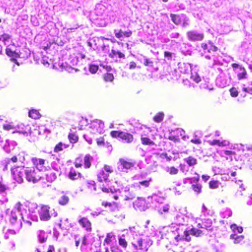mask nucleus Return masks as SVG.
I'll return each instance as SVG.
<instances>
[{
    "instance_id": "9",
    "label": "nucleus",
    "mask_w": 252,
    "mask_h": 252,
    "mask_svg": "<svg viewBox=\"0 0 252 252\" xmlns=\"http://www.w3.org/2000/svg\"><path fill=\"white\" fill-rule=\"evenodd\" d=\"M187 36L189 40L193 42L201 41L204 38V34L203 33L198 32L194 30L187 32Z\"/></svg>"
},
{
    "instance_id": "48",
    "label": "nucleus",
    "mask_w": 252,
    "mask_h": 252,
    "mask_svg": "<svg viewBox=\"0 0 252 252\" xmlns=\"http://www.w3.org/2000/svg\"><path fill=\"white\" fill-rule=\"evenodd\" d=\"M230 95L233 97H236L238 95V92L235 88H231L229 90Z\"/></svg>"
},
{
    "instance_id": "32",
    "label": "nucleus",
    "mask_w": 252,
    "mask_h": 252,
    "mask_svg": "<svg viewBox=\"0 0 252 252\" xmlns=\"http://www.w3.org/2000/svg\"><path fill=\"white\" fill-rule=\"evenodd\" d=\"M123 237H124V235H123L122 236L119 237L118 238V243L119 245L122 248L126 249L127 247V242L126 240Z\"/></svg>"
},
{
    "instance_id": "54",
    "label": "nucleus",
    "mask_w": 252,
    "mask_h": 252,
    "mask_svg": "<svg viewBox=\"0 0 252 252\" xmlns=\"http://www.w3.org/2000/svg\"><path fill=\"white\" fill-rule=\"evenodd\" d=\"M37 237L38 241L41 244L46 242L48 239L47 236L45 237L44 236H42L40 234H39Z\"/></svg>"
},
{
    "instance_id": "17",
    "label": "nucleus",
    "mask_w": 252,
    "mask_h": 252,
    "mask_svg": "<svg viewBox=\"0 0 252 252\" xmlns=\"http://www.w3.org/2000/svg\"><path fill=\"white\" fill-rule=\"evenodd\" d=\"M114 32L115 33V36L117 38H120L123 36L128 38L130 37L132 34L131 31L123 32L122 30H120L119 31L115 30Z\"/></svg>"
},
{
    "instance_id": "42",
    "label": "nucleus",
    "mask_w": 252,
    "mask_h": 252,
    "mask_svg": "<svg viewBox=\"0 0 252 252\" xmlns=\"http://www.w3.org/2000/svg\"><path fill=\"white\" fill-rule=\"evenodd\" d=\"M152 181V179L150 178L148 180H145L139 182L137 185V187L140 188V185L143 186L145 188H148L150 186V182Z\"/></svg>"
},
{
    "instance_id": "6",
    "label": "nucleus",
    "mask_w": 252,
    "mask_h": 252,
    "mask_svg": "<svg viewBox=\"0 0 252 252\" xmlns=\"http://www.w3.org/2000/svg\"><path fill=\"white\" fill-rule=\"evenodd\" d=\"M31 161L33 165L39 171H46L48 170L49 166H46L48 161L45 159L33 157L31 158Z\"/></svg>"
},
{
    "instance_id": "10",
    "label": "nucleus",
    "mask_w": 252,
    "mask_h": 252,
    "mask_svg": "<svg viewBox=\"0 0 252 252\" xmlns=\"http://www.w3.org/2000/svg\"><path fill=\"white\" fill-rule=\"evenodd\" d=\"M133 205L135 209L140 211H145L147 208L146 200L140 197L134 201Z\"/></svg>"
},
{
    "instance_id": "36",
    "label": "nucleus",
    "mask_w": 252,
    "mask_h": 252,
    "mask_svg": "<svg viewBox=\"0 0 252 252\" xmlns=\"http://www.w3.org/2000/svg\"><path fill=\"white\" fill-rule=\"evenodd\" d=\"M170 16L172 21L176 25H179L181 23V19L179 16L175 14H170Z\"/></svg>"
},
{
    "instance_id": "58",
    "label": "nucleus",
    "mask_w": 252,
    "mask_h": 252,
    "mask_svg": "<svg viewBox=\"0 0 252 252\" xmlns=\"http://www.w3.org/2000/svg\"><path fill=\"white\" fill-rule=\"evenodd\" d=\"M137 66V64L134 61H131L129 63V67L128 68L130 70H133L136 68Z\"/></svg>"
},
{
    "instance_id": "14",
    "label": "nucleus",
    "mask_w": 252,
    "mask_h": 252,
    "mask_svg": "<svg viewBox=\"0 0 252 252\" xmlns=\"http://www.w3.org/2000/svg\"><path fill=\"white\" fill-rule=\"evenodd\" d=\"M68 178L73 181H80L84 179L83 176L80 172H77L71 168L68 173Z\"/></svg>"
},
{
    "instance_id": "13",
    "label": "nucleus",
    "mask_w": 252,
    "mask_h": 252,
    "mask_svg": "<svg viewBox=\"0 0 252 252\" xmlns=\"http://www.w3.org/2000/svg\"><path fill=\"white\" fill-rule=\"evenodd\" d=\"M79 224L87 231H91L92 230V223L87 218L82 217L78 220Z\"/></svg>"
},
{
    "instance_id": "39",
    "label": "nucleus",
    "mask_w": 252,
    "mask_h": 252,
    "mask_svg": "<svg viewBox=\"0 0 252 252\" xmlns=\"http://www.w3.org/2000/svg\"><path fill=\"white\" fill-rule=\"evenodd\" d=\"M166 171L171 175H176L178 173V169L174 166L167 167Z\"/></svg>"
},
{
    "instance_id": "49",
    "label": "nucleus",
    "mask_w": 252,
    "mask_h": 252,
    "mask_svg": "<svg viewBox=\"0 0 252 252\" xmlns=\"http://www.w3.org/2000/svg\"><path fill=\"white\" fill-rule=\"evenodd\" d=\"M12 214H13V212H11V216H10V218H9V220H10V223L12 224L15 225L18 220V217L15 215H12Z\"/></svg>"
},
{
    "instance_id": "25",
    "label": "nucleus",
    "mask_w": 252,
    "mask_h": 252,
    "mask_svg": "<svg viewBox=\"0 0 252 252\" xmlns=\"http://www.w3.org/2000/svg\"><path fill=\"white\" fill-rule=\"evenodd\" d=\"M45 176L46 180L50 183L54 181L57 178L56 173L51 170L48 171Z\"/></svg>"
},
{
    "instance_id": "40",
    "label": "nucleus",
    "mask_w": 252,
    "mask_h": 252,
    "mask_svg": "<svg viewBox=\"0 0 252 252\" xmlns=\"http://www.w3.org/2000/svg\"><path fill=\"white\" fill-rule=\"evenodd\" d=\"M219 182L217 180H211L209 182V187L211 189H216L219 187Z\"/></svg>"
},
{
    "instance_id": "27",
    "label": "nucleus",
    "mask_w": 252,
    "mask_h": 252,
    "mask_svg": "<svg viewBox=\"0 0 252 252\" xmlns=\"http://www.w3.org/2000/svg\"><path fill=\"white\" fill-rule=\"evenodd\" d=\"M185 161L189 166H192L197 164V159L192 156H189L184 159Z\"/></svg>"
},
{
    "instance_id": "3",
    "label": "nucleus",
    "mask_w": 252,
    "mask_h": 252,
    "mask_svg": "<svg viewBox=\"0 0 252 252\" xmlns=\"http://www.w3.org/2000/svg\"><path fill=\"white\" fill-rule=\"evenodd\" d=\"M131 244L135 252H146L150 246V244L141 238L134 240Z\"/></svg>"
},
{
    "instance_id": "29",
    "label": "nucleus",
    "mask_w": 252,
    "mask_h": 252,
    "mask_svg": "<svg viewBox=\"0 0 252 252\" xmlns=\"http://www.w3.org/2000/svg\"><path fill=\"white\" fill-rule=\"evenodd\" d=\"M68 139L71 143H76L78 141L79 137L74 133H69L68 135Z\"/></svg>"
},
{
    "instance_id": "47",
    "label": "nucleus",
    "mask_w": 252,
    "mask_h": 252,
    "mask_svg": "<svg viewBox=\"0 0 252 252\" xmlns=\"http://www.w3.org/2000/svg\"><path fill=\"white\" fill-rule=\"evenodd\" d=\"M98 69V66L96 65L91 64L89 66V71L93 74L95 73Z\"/></svg>"
},
{
    "instance_id": "7",
    "label": "nucleus",
    "mask_w": 252,
    "mask_h": 252,
    "mask_svg": "<svg viewBox=\"0 0 252 252\" xmlns=\"http://www.w3.org/2000/svg\"><path fill=\"white\" fill-rule=\"evenodd\" d=\"M50 207L47 205L41 204L38 211L39 217L41 221H48L51 218L50 214Z\"/></svg>"
},
{
    "instance_id": "53",
    "label": "nucleus",
    "mask_w": 252,
    "mask_h": 252,
    "mask_svg": "<svg viewBox=\"0 0 252 252\" xmlns=\"http://www.w3.org/2000/svg\"><path fill=\"white\" fill-rule=\"evenodd\" d=\"M168 139L169 140L172 141L175 143H178V142H180V138L178 137H177L175 135H170L168 137Z\"/></svg>"
},
{
    "instance_id": "8",
    "label": "nucleus",
    "mask_w": 252,
    "mask_h": 252,
    "mask_svg": "<svg viewBox=\"0 0 252 252\" xmlns=\"http://www.w3.org/2000/svg\"><path fill=\"white\" fill-rule=\"evenodd\" d=\"M104 124L101 120H95L92 121L90 128L93 133H102L104 132Z\"/></svg>"
},
{
    "instance_id": "62",
    "label": "nucleus",
    "mask_w": 252,
    "mask_h": 252,
    "mask_svg": "<svg viewBox=\"0 0 252 252\" xmlns=\"http://www.w3.org/2000/svg\"><path fill=\"white\" fill-rule=\"evenodd\" d=\"M55 248L54 245H50L49 246L47 252H54Z\"/></svg>"
},
{
    "instance_id": "28",
    "label": "nucleus",
    "mask_w": 252,
    "mask_h": 252,
    "mask_svg": "<svg viewBox=\"0 0 252 252\" xmlns=\"http://www.w3.org/2000/svg\"><path fill=\"white\" fill-rule=\"evenodd\" d=\"M69 201V197L66 195H62L59 200L58 203L62 206L67 205Z\"/></svg>"
},
{
    "instance_id": "1",
    "label": "nucleus",
    "mask_w": 252,
    "mask_h": 252,
    "mask_svg": "<svg viewBox=\"0 0 252 252\" xmlns=\"http://www.w3.org/2000/svg\"><path fill=\"white\" fill-rule=\"evenodd\" d=\"M93 158L90 155H86L84 157L80 155L75 159L74 165L76 168H81L82 166L84 169H89L91 167Z\"/></svg>"
},
{
    "instance_id": "23",
    "label": "nucleus",
    "mask_w": 252,
    "mask_h": 252,
    "mask_svg": "<svg viewBox=\"0 0 252 252\" xmlns=\"http://www.w3.org/2000/svg\"><path fill=\"white\" fill-rule=\"evenodd\" d=\"M119 58H125V55L120 51H116L115 49H112L111 53L109 54V57L111 58H114L116 56Z\"/></svg>"
},
{
    "instance_id": "41",
    "label": "nucleus",
    "mask_w": 252,
    "mask_h": 252,
    "mask_svg": "<svg viewBox=\"0 0 252 252\" xmlns=\"http://www.w3.org/2000/svg\"><path fill=\"white\" fill-rule=\"evenodd\" d=\"M191 188L193 191L197 194L201 191L202 186L199 184H193L191 185Z\"/></svg>"
},
{
    "instance_id": "52",
    "label": "nucleus",
    "mask_w": 252,
    "mask_h": 252,
    "mask_svg": "<svg viewBox=\"0 0 252 252\" xmlns=\"http://www.w3.org/2000/svg\"><path fill=\"white\" fill-rule=\"evenodd\" d=\"M198 228H204L206 230H210V225H205V222H202V223H198L197 225Z\"/></svg>"
},
{
    "instance_id": "57",
    "label": "nucleus",
    "mask_w": 252,
    "mask_h": 252,
    "mask_svg": "<svg viewBox=\"0 0 252 252\" xmlns=\"http://www.w3.org/2000/svg\"><path fill=\"white\" fill-rule=\"evenodd\" d=\"M96 143L98 146L104 145V140L103 137H100L96 139Z\"/></svg>"
},
{
    "instance_id": "46",
    "label": "nucleus",
    "mask_w": 252,
    "mask_h": 252,
    "mask_svg": "<svg viewBox=\"0 0 252 252\" xmlns=\"http://www.w3.org/2000/svg\"><path fill=\"white\" fill-rule=\"evenodd\" d=\"M224 153L225 155L229 156V157L226 158V159H230V160H232V157L236 155L235 152L229 150H225Z\"/></svg>"
},
{
    "instance_id": "61",
    "label": "nucleus",
    "mask_w": 252,
    "mask_h": 252,
    "mask_svg": "<svg viewBox=\"0 0 252 252\" xmlns=\"http://www.w3.org/2000/svg\"><path fill=\"white\" fill-rule=\"evenodd\" d=\"M109 197L111 199H113L115 200H118L119 199V196L114 194L113 191H112L111 194L109 195Z\"/></svg>"
},
{
    "instance_id": "50",
    "label": "nucleus",
    "mask_w": 252,
    "mask_h": 252,
    "mask_svg": "<svg viewBox=\"0 0 252 252\" xmlns=\"http://www.w3.org/2000/svg\"><path fill=\"white\" fill-rule=\"evenodd\" d=\"M2 128L3 129L5 130H10L11 129H13L15 128V126L12 124V123H9L7 124H4L2 126Z\"/></svg>"
},
{
    "instance_id": "15",
    "label": "nucleus",
    "mask_w": 252,
    "mask_h": 252,
    "mask_svg": "<svg viewBox=\"0 0 252 252\" xmlns=\"http://www.w3.org/2000/svg\"><path fill=\"white\" fill-rule=\"evenodd\" d=\"M75 243L76 248H80L82 250L83 247L87 245V239L86 236H84L82 238L77 239V236H75Z\"/></svg>"
},
{
    "instance_id": "33",
    "label": "nucleus",
    "mask_w": 252,
    "mask_h": 252,
    "mask_svg": "<svg viewBox=\"0 0 252 252\" xmlns=\"http://www.w3.org/2000/svg\"><path fill=\"white\" fill-rule=\"evenodd\" d=\"M164 114L162 112H159L153 118L154 121L156 123H160L163 120Z\"/></svg>"
},
{
    "instance_id": "12",
    "label": "nucleus",
    "mask_w": 252,
    "mask_h": 252,
    "mask_svg": "<svg viewBox=\"0 0 252 252\" xmlns=\"http://www.w3.org/2000/svg\"><path fill=\"white\" fill-rule=\"evenodd\" d=\"M5 53L7 56L10 57V61L12 62H13L17 65H19L20 63L17 60V58H19L20 57V54L16 52L15 51H12L9 48H6L5 49Z\"/></svg>"
},
{
    "instance_id": "34",
    "label": "nucleus",
    "mask_w": 252,
    "mask_h": 252,
    "mask_svg": "<svg viewBox=\"0 0 252 252\" xmlns=\"http://www.w3.org/2000/svg\"><path fill=\"white\" fill-rule=\"evenodd\" d=\"M103 79L105 82H111L113 81L114 77L112 73H106L103 75Z\"/></svg>"
},
{
    "instance_id": "5",
    "label": "nucleus",
    "mask_w": 252,
    "mask_h": 252,
    "mask_svg": "<svg viewBox=\"0 0 252 252\" xmlns=\"http://www.w3.org/2000/svg\"><path fill=\"white\" fill-rule=\"evenodd\" d=\"M26 178L28 182L35 184L40 180L41 177L35 168L28 167L26 169Z\"/></svg>"
},
{
    "instance_id": "30",
    "label": "nucleus",
    "mask_w": 252,
    "mask_h": 252,
    "mask_svg": "<svg viewBox=\"0 0 252 252\" xmlns=\"http://www.w3.org/2000/svg\"><path fill=\"white\" fill-rule=\"evenodd\" d=\"M67 146L65 145H63L62 142H59L57 144L54 148V152L56 153H58L60 152H62L63 150V148H66Z\"/></svg>"
},
{
    "instance_id": "2",
    "label": "nucleus",
    "mask_w": 252,
    "mask_h": 252,
    "mask_svg": "<svg viewBox=\"0 0 252 252\" xmlns=\"http://www.w3.org/2000/svg\"><path fill=\"white\" fill-rule=\"evenodd\" d=\"M110 134L112 138H119L126 144H131L134 140V137L132 134L123 131L112 130Z\"/></svg>"
},
{
    "instance_id": "26",
    "label": "nucleus",
    "mask_w": 252,
    "mask_h": 252,
    "mask_svg": "<svg viewBox=\"0 0 252 252\" xmlns=\"http://www.w3.org/2000/svg\"><path fill=\"white\" fill-rule=\"evenodd\" d=\"M109 174L105 173L103 170H101L97 174V178L99 182L106 181L108 179Z\"/></svg>"
},
{
    "instance_id": "56",
    "label": "nucleus",
    "mask_w": 252,
    "mask_h": 252,
    "mask_svg": "<svg viewBox=\"0 0 252 252\" xmlns=\"http://www.w3.org/2000/svg\"><path fill=\"white\" fill-rule=\"evenodd\" d=\"M164 57L168 60H171L172 58V53L168 51H165L164 52Z\"/></svg>"
},
{
    "instance_id": "24",
    "label": "nucleus",
    "mask_w": 252,
    "mask_h": 252,
    "mask_svg": "<svg viewBox=\"0 0 252 252\" xmlns=\"http://www.w3.org/2000/svg\"><path fill=\"white\" fill-rule=\"evenodd\" d=\"M29 116L33 119H39L41 118V115L39 111L35 109H32L29 112Z\"/></svg>"
},
{
    "instance_id": "22",
    "label": "nucleus",
    "mask_w": 252,
    "mask_h": 252,
    "mask_svg": "<svg viewBox=\"0 0 252 252\" xmlns=\"http://www.w3.org/2000/svg\"><path fill=\"white\" fill-rule=\"evenodd\" d=\"M189 231V235L190 234L196 237H201L204 235V233L202 230L195 227L191 228Z\"/></svg>"
},
{
    "instance_id": "20",
    "label": "nucleus",
    "mask_w": 252,
    "mask_h": 252,
    "mask_svg": "<svg viewBox=\"0 0 252 252\" xmlns=\"http://www.w3.org/2000/svg\"><path fill=\"white\" fill-rule=\"evenodd\" d=\"M209 144L212 146L217 145L219 147H224L229 145V142L225 140L220 141L219 139H214L209 141Z\"/></svg>"
},
{
    "instance_id": "44",
    "label": "nucleus",
    "mask_w": 252,
    "mask_h": 252,
    "mask_svg": "<svg viewBox=\"0 0 252 252\" xmlns=\"http://www.w3.org/2000/svg\"><path fill=\"white\" fill-rule=\"evenodd\" d=\"M18 160V158L16 156H13L10 158L8 159L7 162H6V164H5V168H4L5 169H7L8 164H10V162H12V163H15L17 162Z\"/></svg>"
},
{
    "instance_id": "60",
    "label": "nucleus",
    "mask_w": 252,
    "mask_h": 252,
    "mask_svg": "<svg viewBox=\"0 0 252 252\" xmlns=\"http://www.w3.org/2000/svg\"><path fill=\"white\" fill-rule=\"evenodd\" d=\"M190 142L194 144H200L202 143V141L199 138H195L194 139H191Z\"/></svg>"
},
{
    "instance_id": "4",
    "label": "nucleus",
    "mask_w": 252,
    "mask_h": 252,
    "mask_svg": "<svg viewBox=\"0 0 252 252\" xmlns=\"http://www.w3.org/2000/svg\"><path fill=\"white\" fill-rule=\"evenodd\" d=\"M11 173L16 182L22 183L24 181V175H26V169L23 166H14L11 168Z\"/></svg>"
},
{
    "instance_id": "18",
    "label": "nucleus",
    "mask_w": 252,
    "mask_h": 252,
    "mask_svg": "<svg viewBox=\"0 0 252 252\" xmlns=\"http://www.w3.org/2000/svg\"><path fill=\"white\" fill-rule=\"evenodd\" d=\"M140 140L141 141L142 144L144 146H160L161 145L160 142L156 143L152 140H151L149 138L146 137L141 136L140 138Z\"/></svg>"
},
{
    "instance_id": "59",
    "label": "nucleus",
    "mask_w": 252,
    "mask_h": 252,
    "mask_svg": "<svg viewBox=\"0 0 252 252\" xmlns=\"http://www.w3.org/2000/svg\"><path fill=\"white\" fill-rule=\"evenodd\" d=\"M22 203L19 201L16 203V204L15 205V208L18 212H21L22 210Z\"/></svg>"
},
{
    "instance_id": "16",
    "label": "nucleus",
    "mask_w": 252,
    "mask_h": 252,
    "mask_svg": "<svg viewBox=\"0 0 252 252\" xmlns=\"http://www.w3.org/2000/svg\"><path fill=\"white\" fill-rule=\"evenodd\" d=\"M101 205L105 207H109L110 210L113 212H117L119 210L118 203L115 202H108L107 201H103L101 203Z\"/></svg>"
},
{
    "instance_id": "43",
    "label": "nucleus",
    "mask_w": 252,
    "mask_h": 252,
    "mask_svg": "<svg viewBox=\"0 0 252 252\" xmlns=\"http://www.w3.org/2000/svg\"><path fill=\"white\" fill-rule=\"evenodd\" d=\"M144 65L147 67H153L154 62L148 58H145L144 59Z\"/></svg>"
},
{
    "instance_id": "11",
    "label": "nucleus",
    "mask_w": 252,
    "mask_h": 252,
    "mask_svg": "<svg viewBox=\"0 0 252 252\" xmlns=\"http://www.w3.org/2000/svg\"><path fill=\"white\" fill-rule=\"evenodd\" d=\"M201 47L204 51L206 50L209 53L215 52L219 50V48L210 40L208 41V43H202L201 44Z\"/></svg>"
},
{
    "instance_id": "51",
    "label": "nucleus",
    "mask_w": 252,
    "mask_h": 252,
    "mask_svg": "<svg viewBox=\"0 0 252 252\" xmlns=\"http://www.w3.org/2000/svg\"><path fill=\"white\" fill-rule=\"evenodd\" d=\"M8 187L2 181H0V193H4Z\"/></svg>"
},
{
    "instance_id": "31",
    "label": "nucleus",
    "mask_w": 252,
    "mask_h": 252,
    "mask_svg": "<svg viewBox=\"0 0 252 252\" xmlns=\"http://www.w3.org/2000/svg\"><path fill=\"white\" fill-rule=\"evenodd\" d=\"M230 238L234 240L235 244H238L244 239V237L243 235L238 236L235 234H232L230 235Z\"/></svg>"
},
{
    "instance_id": "38",
    "label": "nucleus",
    "mask_w": 252,
    "mask_h": 252,
    "mask_svg": "<svg viewBox=\"0 0 252 252\" xmlns=\"http://www.w3.org/2000/svg\"><path fill=\"white\" fill-rule=\"evenodd\" d=\"M230 228L233 231H237L239 233H241L243 231L242 227L238 226L234 223L230 225Z\"/></svg>"
},
{
    "instance_id": "35",
    "label": "nucleus",
    "mask_w": 252,
    "mask_h": 252,
    "mask_svg": "<svg viewBox=\"0 0 252 252\" xmlns=\"http://www.w3.org/2000/svg\"><path fill=\"white\" fill-rule=\"evenodd\" d=\"M240 70L242 71L241 72L237 74V77L239 80H241L246 78L247 71L244 67H240Z\"/></svg>"
},
{
    "instance_id": "19",
    "label": "nucleus",
    "mask_w": 252,
    "mask_h": 252,
    "mask_svg": "<svg viewBox=\"0 0 252 252\" xmlns=\"http://www.w3.org/2000/svg\"><path fill=\"white\" fill-rule=\"evenodd\" d=\"M119 162L124 169H129L134 165V162L127 161L124 158H120Z\"/></svg>"
},
{
    "instance_id": "21",
    "label": "nucleus",
    "mask_w": 252,
    "mask_h": 252,
    "mask_svg": "<svg viewBox=\"0 0 252 252\" xmlns=\"http://www.w3.org/2000/svg\"><path fill=\"white\" fill-rule=\"evenodd\" d=\"M175 239L177 242L184 240L189 242L191 241V239L190 235H189V231L188 230H186L184 231V236L178 235L175 237Z\"/></svg>"
},
{
    "instance_id": "37",
    "label": "nucleus",
    "mask_w": 252,
    "mask_h": 252,
    "mask_svg": "<svg viewBox=\"0 0 252 252\" xmlns=\"http://www.w3.org/2000/svg\"><path fill=\"white\" fill-rule=\"evenodd\" d=\"M11 36L6 33H3L0 35V41H1L4 44H5L6 41H9L11 38Z\"/></svg>"
},
{
    "instance_id": "45",
    "label": "nucleus",
    "mask_w": 252,
    "mask_h": 252,
    "mask_svg": "<svg viewBox=\"0 0 252 252\" xmlns=\"http://www.w3.org/2000/svg\"><path fill=\"white\" fill-rule=\"evenodd\" d=\"M115 237V235L111 233H107L104 243L106 244H109L112 241V238Z\"/></svg>"
},
{
    "instance_id": "63",
    "label": "nucleus",
    "mask_w": 252,
    "mask_h": 252,
    "mask_svg": "<svg viewBox=\"0 0 252 252\" xmlns=\"http://www.w3.org/2000/svg\"><path fill=\"white\" fill-rule=\"evenodd\" d=\"M52 44V43L50 42L49 43H48L47 44L46 46H43L41 48L43 49L44 51H46L47 50L50 49Z\"/></svg>"
},
{
    "instance_id": "64",
    "label": "nucleus",
    "mask_w": 252,
    "mask_h": 252,
    "mask_svg": "<svg viewBox=\"0 0 252 252\" xmlns=\"http://www.w3.org/2000/svg\"><path fill=\"white\" fill-rule=\"evenodd\" d=\"M13 133H21V134H23L24 135H27L28 134V131H26V130H17V131H14L13 132Z\"/></svg>"
},
{
    "instance_id": "55",
    "label": "nucleus",
    "mask_w": 252,
    "mask_h": 252,
    "mask_svg": "<svg viewBox=\"0 0 252 252\" xmlns=\"http://www.w3.org/2000/svg\"><path fill=\"white\" fill-rule=\"evenodd\" d=\"M104 169L108 173V174L113 172V169L110 165H105L104 166Z\"/></svg>"
}]
</instances>
